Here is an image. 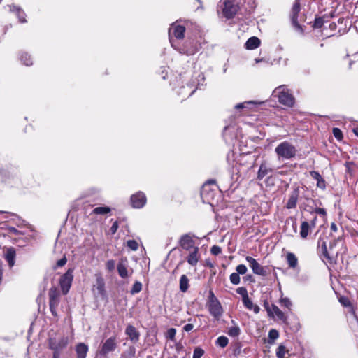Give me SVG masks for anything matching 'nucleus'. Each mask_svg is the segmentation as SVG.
<instances>
[{
    "label": "nucleus",
    "instance_id": "obj_1",
    "mask_svg": "<svg viewBox=\"0 0 358 358\" xmlns=\"http://www.w3.org/2000/svg\"><path fill=\"white\" fill-rule=\"evenodd\" d=\"M272 95L277 97L280 103L288 107H292L294 104V98L285 85L277 87Z\"/></svg>",
    "mask_w": 358,
    "mask_h": 358
},
{
    "label": "nucleus",
    "instance_id": "obj_2",
    "mask_svg": "<svg viewBox=\"0 0 358 358\" xmlns=\"http://www.w3.org/2000/svg\"><path fill=\"white\" fill-rule=\"evenodd\" d=\"M300 10V3L299 0H295L291 9L290 18L292 24L294 27L295 30L301 34H303V29L302 26L300 24V22L305 20V15L301 13Z\"/></svg>",
    "mask_w": 358,
    "mask_h": 358
},
{
    "label": "nucleus",
    "instance_id": "obj_3",
    "mask_svg": "<svg viewBox=\"0 0 358 358\" xmlns=\"http://www.w3.org/2000/svg\"><path fill=\"white\" fill-rule=\"evenodd\" d=\"M275 152L279 157L289 159L296 155V150L290 143L284 141L275 148Z\"/></svg>",
    "mask_w": 358,
    "mask_h": 358
},
{
    "label": "nucleus",
    "instance_id": "obj_4",
    "mask_svg": "<svg viewBox=\"0 0 358 358\" xmlns=\"http://www.w3.org/2000/svg\"><path fill=\"white\" fill-rule=\"evenodd\" d=\"M208 310L211 315L218 319L223 313L222 307L213 292L210 290L208 296Z\"/></svg>",
    "mask_w": 358,
    "mask_h": 358
},
{
    "label": "nucleus",
    "instance_id": "obj_5",
    "mask_svg": "<svg viewBox=\"0 0 358 358\" xmlns=\"http://www.w3.org/2000/svg\"><path fill=\"white\" fill-rule=\"evenodd\" d=\"M219 7L222 9L223 15L227 19L234 17L238 9V5L231 0H220Z\"/></svg>",
    "mask_w": 358,
    "mask_h": 358
},
{
    "label": "nucleus",
    "instance_id": "obj_6",
    "mask_svg": "<svg viewBox=\"0 0 358 358\" xmlns=\"http://www.w3.org/2000/svg\"><path fill=\"white\" fill-rule=\"evenodd\" d=\"M49 306L51 313L56 316V309L59 303L60 293L56 287H52L49 289Z\"/></svg>",
    "mask_w": 358,
    "mask_h": 358
},
{
    "label": "nucleus",
    "instance_id": "obj_7",
    "mask_svg": "<svg viewBox=\"0 0 358 358\" xmlns=\"http://www.w3.org/2000/svg\"><path fill=\"white\" fill-rule=\"evenodd\" d=\"M73 268H69L66 272L63 274L59 279V285L63 294H66L69 291L73 281Z\"/></svg>",
    "mask_w": 358,
    "mask_h": 358
},
{
    "label": "nucleus",
    "instance_id": "obj_8",
    "mask_svg": "<svg viewBox=\"0 0 358 358\" xmlns=\"http://www.w3.org/2000/svg\"><path fill=\"white\" fill-rule=\"evenodd\" d=\"M245 260L248 262L249 266L255 274L261 276H266L267 275L266 268L260 265L255 259L250 256H247Z\"/></svg>",
    "mask_w": 358,
    "mask_h": 358
},
{
    "label": "nucleus",
    "instance_id": "obj_9",
    "mask_svg": "<svg viewBox=\"0 0 358 358\" xmlns=\"http://www.w3.org/2000/svg\"><path fill=\"white\" fill-rule=\"evenodd\" d=\"M117 347V340L115 336L110 337L103 344L101 350L100 355L106 356L109 352H111L115 350Z\"/></svg>",
    "mask_w": 358,
    "mask_h": 358
},
{
    "label": "nucleus",
    "instance_id": "obj_10",
    "mask_svg": "<svg viewBox=\"0 0 358 358\" xmlns=\"http://www.w3.org/2000/svg\"><path fill=\"white\" fill-rule=\"evenodd\" d=\"M131 203L134 208H143L146 203V196L142 192L133 194L131 196Z\"/></svg>",
    "mask_w": 358,
    "mask_h": 358
},
{
    "label": "nucleus",
    "instance_id": "obj_11",
    "mask_svg": "<svg viewBox=\"0 0 358 358\" xmlns=\"http://www.w3.org/2000/svg\"><path fill=\"white\" fill-rule=\"evenodd\" d=\"M194 241L192 238V236L189 234H184L180 239V245L186 250H189L192 248L194 249Z\"/></svg>",
    "mask_w": 358,
    "mask_h": 358
},
{
    "label": "nucleus",
    "instance_id": "obj_12",
    "mask_svg": "<svg viewBox=\"0 0 358 358\" xmlns=\"http://www.w3.org/2000/svg\"><path fill=\"white\" fill-rule=\"evenodd\" d=\"M68 340L66 338H62L59 341L55 339L50 340V348L54 351H60L67 345Z\"/></svg>",
    "mask_w": 358,
    "mask_h": 358
},
{
    "label": "nucleus",
    "instance_id": "obj_13",
    "mask_svg": "<svg viewBox=\"0 0 358 358\" xmlns=\"http://www.w3.org/2000/svg\"><path fill=\"white\" fill-rule=\"evenodd\" d=\"M185 31V27L182 25L172 24L171 27L169 29V36L173 35L177 39H182L184 38Z\"/></svg>",
    "mask_w": 358,
    "mask_h": 358
},
{
    "label": "nucleus",
    "instance_id": "obj_14",
    "mask_svg": "<svg viewBox=\"0 0 358 358\" xmlns=\"http://www.w3.org/2000/svg\"><path fill=\"white\" fill-rule=\"evenodd\" d=\"M125 334L129 336L130 341L133 343H136L139 340L140 334L135 327L129 324L126 329Z\"/></svg>",
    "mask_w": 358,
    "mask_h": 358
},
{
    "label": "nucleus",
    "instance_id": "obj_15",
    "mask_svg": "<svg viewBox=\"0 0 358 358\" xmlns=\"http://www.w3.org/2000/svg\"><path fill=\"white\" fill-rule=\"evenodd\" d=\"M16 256L15 249L13 247H10L6 249L4 252V258L8 262L10 267H12L15 264V259Z\"/></svg>",
    "mask_w": 358,
    "mask_h": 358
},
{
    "label": "nucleus",
    "instance_id": "obj_16",
    "mask_svg": "<svg viewBox=\"0 0 358 358\" xmlns=\"http://www.w3.org/2000/svg\"><path fill=\"white\" fill-rule=\"evenodd\" d=\"M179 51L182 54L192 55L198 51V49L194 45V41H187L185 43V46L182 48H180Z\"/></svg>",
    "mask_w": 358,
    "mask_h": 358
},
{
    "label": "nucleus",
    "instance_id": "obj_17",
    "mask_svg": "<svg viewBox=\"0 0 358 358\" xmlns=\"http://www.w3.org/2000/svg\"><path fill=\"white\" fill-rule=\"evenodd\" d=\"M299 196V188H295L290 194L286 207L288 209L294 208L296 206L298 198Z\"/></svg>",
    "mask_w": 358,
    "mask_h": 358
},
{
    "label": "nucleus",
    "instance_id": "obj_18",
    "mask_svg": "<svg viewBox=\"0 0 358 358\" xmlns=\"http://www.w3.org/2000/svg\"><path fill=\"white\" fill-rule=\"evenodd\" d=\"M214 193L208 184H203L201 189V196L203 201L210 202L213 198Z\"/></svg>",
    "mask_w": 358,
    "mask_h": 358
},
{
    "label": "nucleus",
    "instance_id": "obj_19",
    "mask_svg": "<svg viewBox=\"0 0 358 358\" xmlns=\"http://www.w3.org/2000/svg\"><path fill=\"white\" fill-rule=\"evenodd\" d=\"M199 249L198 247L194 248L193 250L189 252L188 257H187V261L189 264L191 266H196L200 259V255L199 254Z\"/></svg>",
    "mask_w": 358,
    "mask_h": 358
},
{
    "label": "nucleus",
    "instance_id": "obj_20",
    "mask_svg": "<svg viewBox=\"0 0 358 358\" xmlns=\"http://www.w3.org/2000/svg\"><path fill=\"white\" fill-rule=\"evenodd\" d=\"M8 7L9 10L16 15L21 23H24L27 22L25 19L26 15L24 12L21 9V8L15 5L8 6Z\"/></svg>",
    "mask_w": 358,
    "mask_h": 358
},
{
    "label": "nucleus",
    "instance_id": "obj_21",
    "mask_svg": "<svg viewBox=\"0 0 358 358\" xmlns=\"http://www.w3.org/2000/svg\"><path fill=\"white\" fill-rule=\"evenodd\" d=\"M88 350V346L86 344L83 343H79L76 346L77 358H86Z\"/></svg>",
    "mask_w": 358,
    "mask_h": 358
},
{
    "label": "nucleus",
    "instance_id": "obj_22",
    "mask_svg": "<svg viewBox=\"0 0 358 358\" xmlns=\"http://www.w3.org/2000/svg\"><path fill=\"white\" fill-rule=\"evenodd\" d=\"M261 43V41L256 36L250 37L245 43V48L247 50H254L257 48Z\"/></svg>",
    "mask_w": 358,
    "mask_h": 358
},
{
    "label": "nucleus",
    "instance_id": "obj_23",
    "mask_svg": "<svg viewBox=\"0 0 358 358\" xmlns=\"http://www.w3.org/2000/svg\"><path fill=\"white\" fill-rule=\"evenodd\" d=\"M273 169L269 167L266 163H262L257 173V178L262 180L267 174L273 172Z\"/></svg>",
    "mask_w": 358,
    "mask_h": 358
},
{
    "label": "nucleus",
    "instance_id": "obj_24",
    "mask_svg": "<svg viewBox=\"0 0 358 358\" xmlns=\"http://www.w3.org/2000/svg\"><path fill=\"white\" fill-rule=\"evenodd\" d=\"M117 271L120 277L126 278L128 277L127 261L121 259L117 264Z\"/></svg>",
    "mask_w": 358,
    "mask_h": 358
},
{
    "label": "nucleus",
    "instance_id": "obj_25",
    "mask_svg": "<svg viewBox=\"0 0 358 358\" xmlns=\"http://www.w3.org/2000/svg\"><path fill=\"white\" fill-rule=\"evenodd\" d=\"M317 248L319 250H321V252L324 257L327 259H330V257L329 255L326 241L324 240V238L320 237L317 241Z\"/></svg>",
    "mask_w": 358,
    "mask_h": 358
},
{
    "label": "nucleus",
    "instance_id": "obj_26",
    "mask_svg": "<svg viewBox=\"0 0 358 358\" xmlns=\"http://www.w3.org/2000/svg\"><path fill=\"white\" fill-rule=\"evenodd\" d=\"M271 310L273 313L274 317H276L278 320H282L284 322L287 320V317L277 306L275 304H271Z\"/></svg>",
    "mask_w": 358,
    "mask_h": 358
},
{
    "label": "nucleus",
    "instance_id": "obj_27",
    "mask_svg": "<svg viewBox=\"0 0 358 358\" xmlns=\"http://www.w3.org/2000/svg\"><path fill=\"white\" fill-rule=\"evenodd\" d=\"M310 229L311 227L307 221L302 222L300 230L301 237L302 238H306Z\"/></svg>",
    "mask_w": 358,
    "mask_h": 358
},
{
    "label": "nucleus",
    "instance_id": "obj_28",
    "mask_svg": "<svg viewBox=\"0 0 358 358\" xmlns=\"http://www.w3.org/2000/svg\"><path fill=\"white\" fill-rule=\"evenodd\" d=\"M189 279L185 275H182L180 279V289L182 292H186L189 288Z\"/></svg>",
    "mask_w": 358,
    "mask_h": 358
},
{
    "label": "nucleus",
    "instance_id": "obj_29",
    "mask_svg": "<svg viewBox=\"0 0 358 358\" xmlns=\"http://www.w3.org/2000/svg\"><path fill=\"white\" fill-rule=\"evenodd\" d=\"M287 261L290 268H294L297 266L298 259L294 253H287Z\"/></svg>",
    "mask_w": 358,
    "mask_h": 358
},
{
    "label": "nucleus",
    "instance_id": "obj_30",
    "mask_svg": "<svg viewBox=\"0 0 358 358\" xmlns=\"http://www.w3.org/2000/svg\"><path fill=\"white\" fill-rule=\"evenodd\" d=\"M110 212V208L106 206L96 207L93 209L92 213L96 215H106Z\"/></svg>",
    "mask_w": 358,
    "mask_h": 358
},
{
    "label": "nucleus",
    "instance_id": "obj_31",
    "mask_svg": "<svg viewBox=\"0 0 358 358\" xmlns=\"http://www.w3.org/2000/svg\"><path fill=\"white\" fill-rule=\"evenodd\" d=\"M241 333V329L238 326L231 327L228 329V334L232 337L238 336Z\"/></svg>",
    "mask_w": 358,
    "mask_h": 358
},
{
    "label": "nucleus",
    "instance_id": "obj_32",
    "mask_svg": "<svg viewBox=\"0 0 358 358\" xmlns=\"http://www.w3.org/2000/svg\"><path fill=\"white\" fill-rule=\"evenodd\" d=\"M229 339L224 336H219L216 340V344L222 348H224L227 345Z\"/></svg>",
    "mask_w": 358,
    "mask_h": 358
},
{
    "label": "nucleus",
    "instance_id": "obj_33",
    "mask_svg": "<svg viewBox=\"0 0 358 358\" xmlns=\"http://www.w3.org/2000/svg\"><path fill=\"white\" fill-rule=\"evenodd\" d=\"M141 289H142V283L141 282H139V281H136L134 284V285H133V287H132V288H131V289L130 291V293L132 295H134V294H136L137 293H139L141 291Z\"/></svg>",
    "mask_w": 358,
    "mask_h": 358
},
{
    "label": "nucleus",
    "instance_id": "obj_34",
    "mask_svg": "<svg viewBox=\"0 0 358 358\" xmlns=\"http://www.w3.org/2000/svg\"><path fill=\"white\" fill-rule=\"evenodd\" d=\"M20 60L26 66H29L32 64V62L30 56L27 53H22L20 55Z\"/></svg>",
    "mask_w": 358,
    "mask_h": 358
},
{
    "label": "nucleus",
    "instance_id": "obj_35",
    "mask_svg": "<svg viewBox=\"0 0 358 358\" xmlns=\"http://www.w3.org/2000/svg\"><path fill=\"white\" fill-rule=\"evenodd\" d=\"M229 279H230V282L233 285H238L240 283L241 278H240V276H239L238 273H237L236 272L231 273L230 275Z\"/></svg>",
    "mask_w": 358,
    "mask_h": 358
},
{
    "label": "nucleus",
    "instance_id": "obj_36",
    "mask_svg": "<svg viewBox=\"0 0 358 358\" xmlns=\"http://www.w3.org/2000/svg\"><path fill=\"white\" fill-rule=\"evenodd\" d=\"M287 351L285 347L282 345L278 346L276 352V356L278 358H283L286 354Z\"/></svg>",
    "mask_w": 358,
    "mask_h": 358
},
{
    "label": "nucleus",
    "instance_id": "obj_37",
    "mask_svg": "<svg viewBox=\"0 0 358 358\" xmlns=\"http://www.w3.org/2000/svg\"><path fill=\"white\" fill-rule=\"evenodd\" d=\"M264 307L266 309V310L268 313V315L270 317L274 318L273 313L272 312V310H271V305L269 304V303L267 300H265L264 301Z\"/></svg>",
    "mask_w": 358,
    "mask_h": 358
},
{
    "label": "nucleus",
    "instance_id": "obj_38",
    "mask_svg": "<svg viewBox=\"0 0 358 358\" xmlns=\"http://www.w3.org/2000/svg\"><path fill=\"white\" fill-rule=\"evenodd\" d=\"M280 303L282 306H285V307L287 308L288 309H290V308L292 306L291 301L289 300V299H288L287 297L281 298L280 299Z\"/></svg>",
    "mask_w": 358,
    "mask_h": 358
},
{
    "label": "nucleus",
    "instance_id": "obj_39",
    "mask_svg": "<svg viewBox=\"0 0 358 358\" xmlns=\"http://www.w3.org/2000/svg\"><path fill=\"white\" fill-rule=\"evenodd\" d=\"M279 337V333L276 329H272L268 332V338L272 341H275Z\"/></svg>",
    "mask_w": 358,
    "mask_h": 358
},
{
    "label": "nucleus",
    "instance_id": "obj_40",
    "mask_svg": "<svg viewBox=\"0 0 358 358\" xmlns=\"http://www.w3.org/2000/svg\"><path fill=\"white\" fill-rule=\"evenodd\" d=\"M204 354V350L197 347L194 349L192 358H201Z\"/></svg>",
    "mask_w": 358,
    "mask_h": 358
},
{
    "label": "nucleus",
    "instance_id": "obj_41",
    "mask_svg": "<svg viewBox=\"0 0 358 358\" xmlns=\"http://www.w3.org/2000/svg\"><path fill=\"white\" fill-rule=\"evenodd\" d=\"M127 245L134 251L137 250L138 248V244L135 240L127 241Z\"/></svg>",
    "mask_w": 358,
    "mask_h": 358
},
{
    "label": "nucleus",
    "instance_id": "obj_42",
    "mask_svg": "<svg viewBox=\"0 0 358 358\" xmlns=\"http://www.w3.org/2000/svg\"><path fill=\"white\" fill-rule=\"evenodd\" d=\"M243 303L246 308L248 310H252L253 308V303L251 299L247 296L245 299H243Z\"/></svg>",
    "mask_w": 358,
    "mask_h": 358
},
{
    "label": "nucleus",
    "instance_id": "obj_43",
    "mask_svg": "<svg viewBox=\"0 0 358 358\" xmlns=\"http://www.w3.org/2000/svg\"><path fill=\"white\" fill-rule=\"evenodd\" d=\"M236 273H238V275H243L246 273L248 268L244 264H239L236 268Z\"/></svg>",
    "mask_w": 358,
    "mask_h": 358
},
{
    "label": "nucleus",
    "instance_id": "obj_44",
    "mask_svg": "<svg viewBox=\"0 0 358 358\" xmlns=\"http://www.w3.org/2000/svg\"><path fill=\"white\" fill-rule=\"evenodd\" d=\"M176 329L170 328V329H168V331L166 332V338L170 339V340H171V341H174L175 336H176Z\"/></svg>",
    "mask_w": 358,
    "mask_h": 358
},
{
    "label": "nucleus",
    "instance_id": "obj_45",
    "mask_svg": "<svg viewBox=\"0 0 358 358\" xmlns=\"http://www.w3.org/2000/svg\"><path fill=\"white\" fill-rule=\"evenodd\" d=\"M333 134L334 136V137L337 139V140H341L342 138H343V134H342V131L340 129L338 128H334L333 129Z\"/></svg>",
    "mask_w": 358,
    "mask_h": 358
},
{
    "label": "nucleus",
    "instance_id": "obj_46",
    "mask_svg": "<svg viewBox=\"0 0 358 358\" xmlns=\"http://www.w3.org/2000/svg\"><path fill=\"white\" fill-rule=\"evenodd\" d=\"M236 292L242 296L243 299H245V297L248 296V291L246 288L241 287L236 289Z\"/></svg>",
    "mask_w": 358,
    "mask_h": 358
},
{
    "label": "nucleus",
    "instance_id": "obj_47",
    "mask_svg": "<svg viewBox=\"0 0 358 358\" xmlns=\"http://www.w3.org/2000/svg\"><path fill=\"white\" fill-rule=\"evenodd\" d=\"M324 24V20L322 17H318L315 20L314 24L313 27L315 29H318L322 27V26Z\"/></svg>",
    "mask_w": 358,
    "mask_h": 358
},
{
    "label": "nucleus",
    "instance_id": "obj_48",
    "mask_svg": "<svg viewBox=\"0 0 358 358\" xmlns=\"http://www.w3.org/2000/svg\"><path fill=\"white\" fill-rule=\"evenodd\" d=\"M210 252L213 255H218L222 252V248L218 245H213L210 248Z\"/></svg>",
    "mask_w": 358,
    "mask_h": 358
},
{
    "label": "nucleus",
    "instance_id": "obj_49",
    "mask_svg": "<svg viewBox=\"0 0 358 358\" xmlns=\"http://www.w3.org/2000/svg\"><path fill=\"white\" fill-rule=\"evenodd\" d=\"M115 267V262L113 259L108 260L106 262V268L109 271L114 270Z\"/></svg>",
    "mask_w": 358,
    "mask_h": 358
},
{
    "label": "nucleus",
    "instance_id": "obj_50",
    "mask_svg": "<svg viewBox=\"0 0 358 358\" xmlns=\"http://www.w3.org/2000/svg\"><path fill=\"white\" fill-rule=\"evenodd\" d=\"M67 259L66 257L64 256L61 259L58 260L57 262L56 266L54 267L55 269H56L57 267H62L64 266L66 264Z\"/></svg>",
    "mask_w": 358,
    "mask_h": 358
},
{
    "label": "nucleus",
    "instance_id": "obj_51",
    "mask_svg": "<svg viewBox=\"0 0 358 358\" xmlns=\"http://www.w3.org/2000/svg\"><path fill=\"white\" fill-rule=\"evenodd\" d=\"M317 187L320 188V189H325V188H326V182L323 179V178H320V180H318L317 181Z\"/></svg>",
    "mask_w": 358,
    "mask_h": 358
},
{
    "label": "nucleus",
    "instance_id": "obj_52",
    "mask_svg": "<svg viewBox=\"0 0 358 358\" xmlns=\"http://www.w3.org/2000/svg\"><path fill=\"white\" fill-rule=\"evenodd\" d=\"M255 103L252 101H247V102H245V103H238L237 105L235 106V108L236 109H241V108H244L246 107V105H248V104H255Z\"/></svg>",
    "mask_w": 358,
    "mask_h": 358
},
{
    "label": "nucleus",
    "instance_id": "obj_53",
    "mask_svg": "<svg viewBox=\"0 0 358 358\" xmlns=\"http://www.w3.org/2000/svg\"><path fill=\"white\" fill-rule=\"evenodd\" d=\"M310 175L313 179H315L317 181L322 178L321 175L319 173V172L315 171H310Z\"/></svg>",
    "mask_w": 358,
    "mask_h": 358
},
{
    "label": "nucleus",
    "instance_id": "obj_54",
    "mask_svg": "<svg viewBox=\"0 0 358 358\" xmlns=\"http://www.w3.org/2000/svg\"><path fill=\"white\" fill-rule=\"evenodd\" d=\"M118 227H119V224H118L117 221L114 222L110 229L111 234H115L116 233Z\"/></svg>",
    "mask_w": 358,
    "mask_h": 358
},
{
    "label": "nucleus",
    "instance_id": "obj_55",
    "mask_svg": "<svg viewBox=\"0 0 358 358\" xmlns=\"http://www.w3.org/2000/svg\"><path fill=\"white\" fill-rule=\"evenodd\" d=\"M339 301L343 306L345 307L349 306L350 305V301L348 300V299L345 297L340 298Z\"/></svg>",
    "mask_w": 358,
    "mask_h": 358
},
{
    "label": "nucleus",
    "instance_id": "obj_56",
    "mask_svg": "<svg viewBox=\"0 0 358 358\" xmlns=\"http://www.w3.org/2000/svg\"><path fill=\"white\" fill-rule=\"evenodd\" d=\"M314 213L321 215L324 217L326 215V210L324 208H316L314 210Z\"/></svg>",
    "mask_w": 358,
    "mask_h": 358
},
{
    "label": "nucleus",
    "instance_id": "obj_57",
    "mask_svg": "<svg viewBox=\"0 0 358 358\" xmlns=\"http://www.w3.org/2000/svg\"><path fill=\"white\" fill-rule=\"evenodd\" d=\"M9 233L10 234H15V235H17V234H20V232L17 229H15V227H10L8 229Z\"/></svg>",
    "mask_w": 358,
    "mask_h": 358
},
{
    "label": "nucleus",
    "instance_id": "obj_58",
    "mask_svg": "<svg viewBox=\"0 0 358 358\" xmlns=\"http://www.w3.org/2000/svg\"><path fill=\"white\" fill-rule=\"evenodd\" d=\"M193 328H194L193 324H187L186 325L184 326L183 329H184V331L188 332V331H190L191 330H192Z\"/></svg>",
    "mask_w": 358,
    "mask_h": 358
},
{
    "label": "nucleus",
    "instance_id": "obj_59",
    "mask_svg": "<svg viewBox=\"0 0 358 358\" xmlns=\"http://www.w3.org/2000/svg\"><path fill=\"white\" fill-rule=\"evenodd\" d=\"M316 220H317V217L315 216L311 220H310V223H309L310 226L311 228H314L316 225Z\"/></svg>",
    "mask_w": 358,
    "mask_h": 358
},
{
    "label": "nucleus",
    "instance_id": "obj_60",
    "mask_svg": "<svg viewBox=\"0 0 358 358\" xmlns=\"http://www.w3.org/2000/svg\"><path fill=\"white\" fill-rule=\"evenodd\" d=\"M243 280L245 281H251V282L254 281L253 277H252V275H246V276L243 277Z\"/></svg>",
    "mask_w": 358,
    "mask_h": 358
},
{
    "label": "nucleus",
    "instance_id": "obj_61",
    "mask_svg": "<svg viewBox=\"0 0 358 358\" xmlns=\"http://www.w3.org/2000/svg\"><path fill=\"white\" fill-rule=\"evenodd\" d=\"M252 310H253L255 313L257 314L259 312L260 308L257 305H253V308Z\"/></svg>",
    "mask_w": 358,
    "mask_h": 358
},
{
    "label": "nucleus",
    "instance_id": "obj_62",
    "mask_svg": "<svg viewBox=\"0 0 358 358\" xmlns=\"http://www.w3.org/2000/svg\"><path fill=\"white\" fill-rule=\"evenodd\" d=\"M331 230L333 231H337V226H336V224L334 222H332L331 224Z\"/></svg>",
    "mask_w": 358,
    "mask_h": 358
},
{
    "label": "nucleus",
    "instance_id": "obj_63",
    "mask_svg": "<svg viewBox=\"0 0 358 358\" xmlns=\"http://www.w3.org/2000/svg\"><path fill=\"white\" fill-rule=\"evenodd\" d=\"M204 184H208V186L211 184H215V181L214 180H209L206 181Z\"/></svg>",
    "mask_w": 358,
    "mask_h": 358
},
{
    "label": "nucleus",
    "instance_id": "obj_64",
    "mask_svg": "<svg viewBox=\"0 0 358 358\" xmlns=\"http://www.w3.org/2000/svg\"><path fill=\"white\" fill-rule=\"evenodd\" d=\"M352 131L357 136H358V128H354Z\"/></svg>",
    "mask_w": 358,
    "mask_h": 358
}]
</instances>
